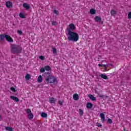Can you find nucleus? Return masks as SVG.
Instances as JSON below:
<instances>
[{
  "label": "nucleus",
  "mask_w": 131,
  "mask_h": 131,
  "mask_svg": "<svg viewBox=\"0 0 131 131\" xmlns=\"http://www.w3.org/2000/svg\"><path fill=\"white\" fill-rule=\"evenodd\" d=\"M10 99H12L13 101H15V102H19V98L14 96H10Z\"/></svg>",
  "instance_id": "10"
},
{
  "label": "nucleus",
  "mask_w": 131,
  "mask_h": 131,
  "mask_svg": "<svg viewBox=\"0 0 131 131\" xmlns=\"http://www.w3.org/2000/svg\"><path fill=\"white\" fill-rule=\"evenodd\" d=\"M97 126H98V127H101L102 125L100 123H97Z\"/></svg>",
  "instance_id": "38"
},
{
  "label": "nucleus",
  "mask_w": 131,
  "mask_h": 131,
  "mask_svg": "<svg viewBox=\"0 0 131 131\" xmlns=\"http://www.w3.org/2000/svg\"><path fill=\"white\" fill-rule=\"evenodd\" d=\"M93 107V104L91 103H88L86 104V107L88 108L89 109H91Z\"/></svg>",
  "instance_id": "18"
},
{
  "label": "nucleus",
  "mask_w": 131,
  "mask_h": 131,
  "mask_svg": "<svg viewBox=\"0 0 131 131\" xmlns=\"http://www.w3.org/2000/svg\"><path fill=\"white\" fill-rule=\"evenodd\" d=\"M111 14L112 16H115V15H116V11L114 10H112Z\"/></svg>",
  "instance_id": "23"
},
{
  "label": "nucleus",
  "mask_w": 131,
  "mask_h": 131,
  "mask_svg": "<svg viewBox=\"0 0 131 131\" xmlns=\"http://www.w3.org/2000/svg\"><path fill=\"white\" fill-rule=\"evenodd\" d=\"M103 67L106 69L108 67V64H103Z\"/></svg>",
  "instance_id": "39"
},
{
  "label": "nucleus",
  "mask_w": 131,
  "mask_h": 131,
  "mask_svg": "<svg viewBox=\"0 0 131 131\" xmlns=\"http://www.w3.org/2000/svg\"><path fill=\"white\" fill-rule=\"evenodd\" d=\"M25 111L28 115L32 113V112H31V110H30V108L25 109Z\"/></svg>",
  "instance_id": "17"
},
{
  "label": "nucleus",
  "mask_w": 131,
  "mask_h": 131,
  "mask_svg": "<svg viewBox=\"0 0 131 131\" xmlns=\"http://www.w3.org/2000/svg\"><path fill=\"white\" fill-rule=\"evenodd\" d=\"M45 69L46 70V71H50V70H51V67H50L49 66H46L45 67Z\"/></svg>",
  "instance_id": "21"
},
{
  "label": "nucleus",
  "mask_w": 131,
  "mask_h": 131,
  "mask_svg": "<svg viewBox=\"0 0 131 131\" xmlns=\"http://www.w3.org/2000/svg\"><path fill=\"white\" fill-rule=\"evenodd\" d=\"M54 14H55L56 15H58L59 14V11L56 10H54L53 11Z\"/></svg>",
  "instance_id": "29"
},
{
  "label": "nucleus",
  "mask_w": 131,
  "mask_h": 131,
  "mask_svg": "<svg viewBox=\"0 0 131 131\" xmlns=\"http://www.w3.org/2000/svg\"><path fill=\"white\" fill-rule=\"evenodd\" d=\"M90 14H91V15H95V14H96V10H95L94 9H91Z\"/></svg>",
  "instance_id": "19"
},
{
  "label": "nucleus",
  "mask_w": 131,
  "mask_h": 131,
  "mask_svg": "<svg viewBox=\"0 0 131 131\" xmlns=\"http://www.w3.org/2000/svg\"><path fill=\"white\" fill-rule=\"evenodd\" d=\"M45 71L46 70L45 68H41V69H40V72H41V73H43V72H45Z\"/></svg>",
  "instance_id": "28"
},
{
  "label": "nucleus",
  "mask_w": 131,
  "mask_h": 131,
  "mask_svg": "<svg viewBox=\"0 0 131 131\" xmlns=\"http://www.w3.org/2000/svg\"><path fill=\"white\" fill-rule=\"evenodd\" d=\"M40 116L43 118H47V117H48V114H47L46 113H41Z\"/></svg>",
  "instance_id": "15"
},
{
  "label": "nucleus",
  "mask_w": 131,
  "mask_h": 131,
  "mask_svg": "<svg viewBox=\"0 0 131 131\" xmlns=\"http://www.w3.org/2000/svg\"><path fill=\"white\" fill-rule=\"evenodd\" d=\"M39 58H40V60H45V56H39Z\"/></svg>",
  "instance_id": "34"
},
{
  "label": "nucleus",
  "mask_w": 131,
  "mask_h": 131,
  "mask_svg": "<svg viewBox=\"0 0 131 131\" xmlns=\"http://www.w3.org/2000/svg\"><path fill=\"white\" fill-rule=\"evenodd\" d=\"M69 28L70 29H67V31H68V29H69L70 30H75V26L74 25V24H71L69 25Z\"/></svg>",
  "instance_id": "5"
},
{
  "label": "nucleus",
  "mask_w": 131,
  "mask_h": 131,
  "mask_svg": "<svg viewBox=\"0 0 131 131\" xmlns=\"http://www.w3.org/2000/svg\"><path fill=\"white\" fill-rule=\"evenodd\" d=\"M52 51H53V54H55V55L57 54V49H56V48H53Z\"/></svg>",
  "instance_id": "27"
},
{
  "label": "nucleus",
  "mask_w": 131,
  "mask_h": 131,
  "mask_svg": "<svg viewBox=\"0 0 131 131\" xmlns=\"http://www.w3.org/2000/svg\"><path fill=\"white\" fill-rule=\"evenodd\" d=\"M45 80L47 83H55V82H57V79L49 72L46 73Z\"/></svg>",
  "instance_id": "3"
},
{
  "label": "nucleus",
  "mask_w": 131,
  "mask_h": 131,
  "mask_svg": "<svg viewBox=\"0 0 131 131\" xmlns=\"http://www.w3.org/2000/svg\"><path fill=\"white\" fill-rule=\"evenodd\" d=\"M68 33L69 35L68 39L70 41H74L75 42H76V41L79 39V36H78V34H77V33L72 32V31L68 29Z\"/></svg>",
  "instance_id": "1"
},
{
  "label": "nucleus",
  "mask_w": 131,
  "mask_h": 131,
  "mask_svg": "<svg viewBox=\"0 0 131 131\" xmlns=\"http://www.w3.org/2000/svg\"><path fill=\"white\" fill-rule=\"evenodd\" d=\"M79 115H80V116H82V115H83V111L81 108H79Z\"/></svg>",
  "instance_id": "24"
},
{
  "label": "nucleus",
  "mask_w": 131,
  "mask_h": 131,
  "mask_svg": "<svg viewBox=\"0 0 131 131\" xmlns=\"http://www.w3.org/2000/svg\"><path fill=\"white\" fill-rule=\"evenodd\" d=\"M6 130L8 131H13V128L10 126H7L5 127Z\"/></svg>",
  "instance_id": "20"
},
{
  "label": "nucleus",
  "mask_w": 131,
  "mask_h": 131,
  "mask_svg": "<svg viewBox=\"0 0 131 131\" xmlns=\"http://www.w3.org/2000/svg\"><path fill=\"white\" fill-rule=\"evenodd\" d=\"M73 98L75 101H77V100L79 99V96H78V95L77 94H74Z\"/></svg>",
  "instance_id": "11"
},
{
  "label": "nucleus",
  "mask_w": 131,
  "mask_h": 131,
  "mask_svg": "<svg viewBox=\"0 0 131 131\" xmlns=\"http://www.w3.org/2000/svg\"><path fill=\"white\" fill-rule=\"evenodd\" d=\"M99 67H103V64H98Z\"/></svg>",
  "instance_id": "40"
},
{
  "label": "nucleus",
  "mask_w": 131,
  "mask_h": 131,
  "mask_svg": "<svg viewBox=\"0 0 131 131\" xmlns=\"http://www.w3.org/2000/svg\"><path fill=\"white\" fill-rule=\"evenodd\" d=\"M5 38H6V37H5V35H0V41L4 40V39H5Z\"/></svg>",
  "instance_id": "25"
},
{
  "label": "nucleus",
  "mask_w": 131,
  "mask_h": 131,
  "mask_svg": "<svg viewBox=\"0 0 131 131\" xmlns=\"http://www.w3.org/2000/svg\"><path fill=\"white\" fill-rule=\"evenodd\" d=\"M23 7L26 9H30V7H29L26 3H25L23 4Z\"/></svg>",
  "instance_id": "22"
},
{
  "label": "nucleus",
  "mask_w": 131,
  "mask_h": 131,
  "mask_svg": "<svg viewBox=\"0 0 131 131\" xmlns=\"http://www.w3.org/2000/svg\"><path fill=\"white\" fill-rule=\"evenodd\" d=\"M25 78L27 79V80H29V79H30V75L28 74H27L25 76Z\"/></svg>",
  "instance_id": "26"
},
{
  "label": "nucleus",
  "mask_w": 131,
  "mask_h": 131,
  "mask_svg": "<svg viewBox=\"0 0 131 131\" xmlns=\"http://www.w3.org/2000/svg\"><path fill=\"white\" fill-rule=\"evenodd\" d=\"M128 19H131V12H129L128 14Z\"/></svg>",
  "instance_id": "36"
},
{
  "label": "nucleus",
  "mask_w": 131,
  "mask_h": 131,
  "mask_svg": "<svg viewBox=\"0 0 131 131\" xmlns=\"http://www.w3.org/2000/svg\"><path fill=\"white\" fill-rule=\"evenodd\" d=\"M11 53L14 55H18L21 53L22 47L18 45L11 44L10 45Z\"/></svg>",
  "instance_id": "2"
},
{
  "label": "nucleus",
  "mask_w": 131,
  "mask_h": 131,
  "mask_svg": "<svg viewBox=\"0 0 131 131\" xmlns=\"http://www.w3.org/2000/svg\"><path fill=\"white\" fill-rule=\"evenodd\" d=\"M124 130H125V129H124Z\"/></svg>",
  "instance_id": "42"
},
{
  "label": "nucleus",
  "mask_w": 131,
  "mask_h": 131,
  "mask_svg": "<svg viewBox=\"0 0 131 131\" xmlns=\"http://www.w3.org/2000/svg\"><path fill=\"white\" fill-rule=\"evenodd\" d=\"M107 122L111 124V123L113 122L112 120L111 119H107Z\"/></svg>",
  "instance_id": "33"
},
{
  "label": "nucleus",
  "mask_w": 131,
  "mask_h": 131,
  "mask_svg": "<svg viewBox=\"0 0 131 131\" xmlns=\"http://www.w3.org/2000/svg\"><path fill=\"white\" fill-rule=\"evenodd\" d=\"M100 77H101V78H103V79H108V77L105 74H101L100 75Z\"/></svg>",
  "instance_id": "12"
},
{
  "label": "nucleus",
  "mask_w": 131,
  "mask_h": 131,
  "mask_svg": "<svg viewBox=\"0 0 131 131\" xmlns=\"http://www.w3.org/2000/svg\"><path fill=\"white\" fill-rule=\"evenodd\" d=\"M58 104H59V105H60V106H62L63 105V101L59 100L58 101Z\"/></svg>",
  "instance_id": "35"
},
{
  "label": "nucleus",
  "mask_w": 131,
  "mask_h": 131,
  "mask_svg": "<svg viewBox=\"0 0 131 131\" xmlns=\"http://www.w3.org/2000/svg\"><path fill=\"white\" fill-rule=\"evenodd\" d=\"M89 99H90V100H92V101H96V97H95L94 96H93L92 95L90 94L89 95Z\"/></svg>",
  "instance_id": "13"
},
{
  "label": "nucleus",
  "mask_w": 131,
  "mask_h": 131,
  "mask_svg": "<svg viewBox=\"0 0 131 131\" xmlns=\"http://www.w3.org/2000/svg\"><path fill=\"white\" fill-rule=\"evenodd\" d=\"M56 101H57V100L55 99L54 97L50 98L49 99V102L51 104H55L56 103Z\"/></svg>",
  "instance_id": "8"
},
{
  "label": "nucleus",
  "mask_w": 131,
  "mask_h": 131,
  "mask_svg": "<svg viewBox=\"0 0 131 131\" xmlns=\"http://www.w3.org/2000/svg\"><path fill=\"white\" fill-rule=\"evenodd\" d=\"M19 16L20 17V18H23V19L25 18V17L24 16V15H23L22 13H20L19 14Z\"/></svg>",
  "instance_id": "31"
},
{
  "label": "nucleus",
  "mask_w": 131,
  "mask_h": 131,
  "mask_svg": "<svg viewBox=\"0 0 131 131\" xmlns=\"http://www.w3.org/2000/svg\"><path fill=\"white\" fill-rule=\"evenodd\" d=\"M37 81L38 82H42V77L41 76V75H39L38 77V79H37Z\"/></svg>",
  "instance_id": "16"
},
{
  "label": "nucleus",
  "mask_w": 131,
  "mask_h": 131,
  "mask_svg": "<svg viewBox=\"0 0 131 131\" xmlns=\"http://www.w3.org/2000/svg\"><path fill=\"white\" fill-rule=\"evenodd\" d=\"M0 118H2V116L1 115H0Z\"/></svg>",
  "instance_id": "41"
},
{
  "label": "nucleus",
  "mask_w": 131,
  "mask_h": 131,
  "mask_svg": "<svg viewBox=\"0 0 131 131\" xmlns=\"http://www.w3.org/2000/svg\"><path fill=\"white\" fill-rule=\"evenodd\" d=\"M17 33H18V34H20V35H22V33H23L21 31L18 30L17 31Z\"/></svg>",
  "instance_id": "37"
},
{
  "label": "nucleus",
  "mask_w": 131,
  "mask_h": 131,
  "mask_svg": "<svg viewBox=\"0 0 131 131\" xmlns=\"http://www.w3.org/2000/svg\"><path fill=\"white\" fill-rule=\"evenodd\" d=\"M100 117L101 118V121L104 122L105 121V114L103 113H100Z\"/></svg>",
  "instance_id": "9"
},
{
  "label": "nucleus",
  "mask_w": 131,
  "mask_h": 131,
  "mask_svg": "<svg viewBox=\"0 0 131 131\" xmlns=\"http://www.w3.org/2000/svg\"><path fill=\"white\" fill-rule=\"evenodd\" d=\"M6 6L7 7V8H11V7H13V3H12V2H10V1H7L6 3Z\"/></svg>",
  "instance_id": "6"
},
{
  "label": "nucleus",
  "mask_w": 131,
  "mask_h": 131,
  "mask_svg": "<svg viewBox=\"0 0 131 131\" xmlns=\"http://www.w3.org/2000/svg\"><path fill=\"white\" fill-rule=\"evenodd\" d=\"M33 114H32V113H31V114H29L28 115V119H30V120H31V119H32L33 118Z\"/></svg>",
  "instance_id": "14"
},
{
  "label": "nucleus",
  "mask_w": 131,
  "mask_h": 131,
  "mask_svg": "<svg viewBox=\"0 0 131 131\" xmlns=\"http://www.w3.org/2000/svg\"><path fill=\"white\" fill-rule=\"evenodd\" d=\"M95 20L96 22H98L99 23L102 22V18L99 16H96L95 17Z\"/></svg>",
  "instance_id": "7"
},
{
  "label": "nucleus",
  "mask_w": 131,
  "mask_h": 131,
  "mask_svg": "<svg viewBox=\"0 0 131 131\" xmlns=\"http://www.w3.org/2000/svg\"><path fill=\"white\" fill-rule=\"evenodd\" d=\"M11 91H12V92H14V93H15L16 92V90L15 89V88L14 87H11L10 88Z\"/></svg>",
  "instance_id": "32"
},
{
  "label": "nucleus",
  "mask_w": 131,
  "mask_h": 131,
  "mask_svg": "<svg viewBox=\"0 0 131 131\" xmlns=\"http://www.w3.org/2000/svg\"><path fill=\"white\" fill-rule=\"evenodd\" d=\"M5 37L6 40H8L9 42H13L14 41L13 38L11 37H10L9 35H5Z\"/></svg>",
  "instance_id": "4"
},
{
  "label": "nucleus",
  "mask_w": 131,
  "mask_h": 131,
  "mask_svg": "<svg viewBox=\"0 0 131 131\" xmlns=\"http://www.w3.org/2000/svg\"><path fill=\"white\" fill-rule=\"evenodd\" d=\"M52 25L55 26V25H57V21H52L51 22Z\"/></svg>",
  "instance_id": "30"
}]
</instances>
